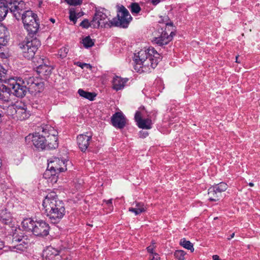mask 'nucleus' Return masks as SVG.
Here are the masks:
<instances>
[{"instance_id":"obj_1","label":"nucleus","mask_w":260,"mask_h":260,"mask_svg":"<svg viewBox=\"0 0 260 260\" xmlns=\"http://www.w3.org/2000/svg\"><path fill=\"white\" fill-rule=\"evenodd\" d=\"M4 89L8 93L10 92L18 98H22L27 90L35 95L42 92L44 89V83L40 78L27 77L24 79L10 80L7 86H3V90Z\"/></svg>"},{"instance_id":"obj_2","label":"nucleus","mask_w":260,"mask_h":260,"mask_svg":"<svg viewBox=\"0 0 260 260\" xmlns=\"http://www.w3.org/2000/svg\"><path fill=\"white\" fill-rule=\"evenodd\" d=\"M160 60V55L153 47L141 49L134 53V69L138 73H149Z\"/></svg>"},{"instance_id":"obj_3","label":"nucleus","mask_w":260,"mask_h":260,"mask_svg":"<svg viewBox=\"0 0 260 260\" xmlns=\"http://www.w3.org/2000/svg\"><path fill=\"white\" fill-rule=\"evenodd\" d=\"M42 205L45 214L52 223H59L65 215L64 203L58 199L57 196L54 192H50L46 196Z\"/></svg>"},{"instance_id":"obj_4","label":"nucleus","mask_w":260,"mask_h":260,"mask_svg":"<svg viewBox=\"0 0 260 260\" xmlns=\"http://www.w3.org/2000/svg\"><path fill=\"white\" fill-rule=\"evenodd\" d=\"M25 9V4L22 0H0V21L6 17L9 10L19 19Z\"/></svg>"},{"instance_id":"obj_5","label":"nucleus","mask_w":260,"mask_h":260,"mask_svg":"<svg viewBox=\"0 0 260 260\" xmlns=\"http://www.w3.org/2000/svg\"><path fill=\"white\" fill-rule=\"evenodd\" d=\"M21 225L25 231L30 232L36 236L44 237L49 234V225L43 220L34 221L30 218H27L23 219Z\"/></svg>"},{"instance_id":"obj_6","label":"nucleus","mask_w":260,"mask_h":260,"mask_svg":"<svg viewBox=\"0 0 260 260\" xmlns=\"http://www.w3.org/2000/svg\"><path fill=\"white\" fill-rule=\"evenodd\" d=\"M26 41L20 44V48L22 49V55L27 59H33L34 63H43V58L35 57V55L39 47L41 46V42L36 37H29Z\"/></svg>"},{"instance_id":"obj_7","label":"nucleus","mask_w":260,"mask_h":260,"mask_svg":"<svg viewBox=\"0 0 260 260\" xmlns=\"http://www.w3.org/2000/svg\"><path fill=\"white\" fill-rule=\"evenodd\" d=\"M24 28L28 32L29 37H34L40 28L39 19L36 14L32 11H25L21 17Z\"/></svg>"},{"instance_id":"obj_8","label":"nucleus","mask_w":260,"mask_h":260,"mask_svg":"<svg viewBox=\"0 0 260 260\" xmlns=\"http://www.w3.org/2000/svg\"><path fill=\"white\" fill-rule=\"evenodd\" d=\"M117 16L110 20V27L126 28L132 20L128 11L123 6H117Z\"/></svg>"},{"instance_id":"obj_9","label":"nucleus","mask_w":260,"mask_h":260,"mask_svg":"<svg viewBox=\"0 0 260 260\" xmlns=\"http://www.w3.org/2000/svg\"><path fill=\"white\" fill-rule=\"evenodd\" d=\"M12 243L14 245L11 247L12 250L17 252H21L25 251L30 245V241L27 235H14L13 236Z\"/></svg>"},{"instance_id":"obj_10","label":"nucleus","mask_w":260,"mask_h":260,"mask_svg":"<svg viewBox=\"0 0 260 260\" xmlns=\"http://www.w3.org/2000/svg\"><path fill=\"white\" fill-rule=\"evenodd\" d=\"M66 161L65 160L55 158L52 161H50L48 164L47 169L45 173V175L55 176L59 173L64 172L67 170Z\"/></svg>"},{"instance_id":"obj_11","label":"nucleus","mask_w":260,"mask_h":260,"mask_svg":"<svg viewBox=\"0 0 260 260\" xmlns=\"http://www.w3.org/2000/svg\"><path fill=\"white\" fill-rule=\"evenodd\" d=\"M31 140L33 145L38 151H43L46 149H52L53 148L49 147V143L50 142L48 139H46L45 136H43L39 134V133H35V134H29L26 137L25 140Z\"/></svg>"},{"instance_id":"obj_12","label":"nucleus","mask_w":260,"mask_h":260,"mask_svg":"<svg viewBox=\"0 0 260 260\" xmlns=\"http://www.w3.org/2000/svg\"><path fill=\"white\" fill-rule=\"evenodd\" d=\"M39 131H41L43 136L47 137L50 141L49 145L50 148H56L58 147L57 132L53 127L48 124L43 125L39 127Z\"/></svg>"},{"instance_id":"obj_13","label":"nucleus","mask_w":260,"mask_h":260,"mask_svg":"<svg viewBox=\"0 0 260 260\" xmlns=\"http://www.w3.org/2000/svg\"><path fill=\"white\" fill-rule=\"evenodd\" d=\"M228 187L227 184L224 182L215 184L211 186L208 190L209 200L212 202L219 201L221 196V192L225 191Z\"/></svg>"},{"instance_id":"obj_14","label":"nucleus","mask_w":260,"mask_h":260,"mask_svg":"<svg viewBox=\"0 0 260 260\" xmlns=\"http://www.w3.org/2000/svg\"><path fill=\"white\" fill-rule=\"evenodd\" d=\"M107 15L100 10H96L92 20L93 28H99L100 26L105 28H111L110 20L107 21Z\"/></svg>"},{"instance_id":"obj_15","label":"nucleus","mask_w":260,"mask_h":260,"mask_svg":"<svg viewBox=\"0 0 260 260\" xmlns=\"http://www.w3.org/2000/svg\"><path fill=\"white\" fill-rule=\"evenodd\" d=\"M92 135L90 133L80 134L77 137V142L80 150L85 152L89 146L91 142Z\"/></svg>"},{"instance_id":"obj_16","label":"nucleus","mask_w":260,"mask_h":260,"mask_svg":"<svg viewBox=\"0 0 260 260\" xmlns=\"http://www.w3.org/2000/svg\"><path fill=\"white\" fill-rule=\"evenodd\" d=\"M175 35V33L172 30L169 35L166 30H163L162 28H161L160 35L158 37H155L153 39V42L159 46H163L171 42Z\"/></svg>"},{"instance_id":"obj_17","label":"nucleus","mask_w":260,"mask_h":260,"mask_svg":"<svg viewBox=\"0 0 260 260\" xmlns=\"http://www.w3.org/2000/svg\"><path fill=\"white\" fill-rule=\"evenodd\" d=\"M112 125L119 129L124 127L126 123V119L122 112H117L115 113L111 118Z\"/></svg>"},{"instance_id":"obj_18","label":"nucleus","mask_w":260,"mask_h":260,"mask_svg":"<svg viewBox=\"0 0 260 260\" xmlns=\"http://www.w3.org/2000/svg\"><path fill=\"white\" fill-rule=\"evenodd\" d=\"M9 39V32L7 28L0 22V54L1 56L5 55L4 53L1 52V48L7 45Z\"/></svg>"},{"instance_id":"obj_19","label":"nucleus","mask_w":260,"mask_h":260,"mask_svg":"<svg viewBox=\"0 0 260 260\" xmlns=\"http://www.w3.org/2000/svg\"><path fill=\"white\" fill-rule=\"evenodd\" d=\"M13 221L11 213L6 208L0 210V223L11 226Z\"/></svg>"},{"instance_id":"obj_20","label":"nucleus","mask_w":260,"mask_h":260,"mask_svg":"<svg viewBox=\"0 0 260 260\" xmlns=\"http://www.w3.org/2000/svg\"><path fill=\"white\" fill-rule=\"evenodd\" d=\"M37 63L38 64V66L37 68V72L41 77H43L46 78L51 74L52 68L50 66L44 63V58L43 63Z\"/></svg>"},{"instance_id":"obj_21","label":"nucleus","mask_w":260,"mask_h":260,"mask_svg":"<svg viewBox=\"0 0 260 260\" xmlns=\"http://www.w3.org/2000/svg\"><path fill=\"white\" fill-rule=\"evenodd\" d=\"M23 106L16 105L15 113L16 116L20 120H24L29 117L30 113L27 110L26 106L23 105Z\"/></svg>"},{"instance_id":"obj_22","label":"nucleus","mask_w":260,"mask_h":260,"mask_svg":"<svg viewBox=\"0 0 260 260\" xmlns=\"http://www.w3.org/2000/svg\"><path fill=\"white\" fill-rule=\"evenodd\" d=\"M69 19L73 22L74 24H76L77 19L84 15V13L74 8H71L69 10Z\"/></svg>"},{"instance_id":"obj_23","label":"nucleus","mask_w":260,"mask_h":260,"mask_svg":"<svg viewBox=\"0 0 260 260\" xmlns=\"http://www.w3.org/2000/svg\"><path fill=\"white\" fill-rule=\"evenodd\" d=\"M156 116V113L154 112L152 115H149V117L147 118H144L142 119L141 122L142 125L138 124V126L142 129H149L152 128V119L154 120Z\"/></svg>"},{"instance_id":"obj_24","label":"nucleus","mask_w":260,"mask_h":260,"mask_svg":"<svg viewBox=\"0 0 260 260\" xmlns=\"http://www.w3.org/2000/svg\"><path fill=\"white\" fill-rule=\"evenodd\" d=\"M127 80V79H123L120 77L115 76L112 81L113 88L116 91L121 90L124 87Z\"/></svg>"},{"instance_id":"obj_25","label":"nucleus","mask_w":260,"mask_h":260,"mask_svg":"<svg viewBox=\"0 0 260 260\" xmlns=\"http://www.w3.org/2000/svg\"><path fill=\"white\" fill-rule=\"evenodd\" d=\"M59 251L56 249L53 248L51 246L47 247L46 249L44 251L43 255L48 260H52V259L58 254Z\"/></svg>"},{"instance_id":"obj_26","label":"nucleus","mask_w":260,"mask_h":260,"mask_svg":"<svg viewBox=\"0 0 260 260\" xmlns=\"http://www.w3.org/2000/svg\"><path fill=\"white\" fill-rule=\"evenodd\" d=\"M78 93L80 96L83 97L86 99H87L90 101H94L95 98L96 96V94L95 93L88 92L82 89H79L78 90Z\"/></svg>"},{"instance_id":"obj_27","label":"nucleus","mask_w":260,"mask_h":260,"mask_svg":"<svg viewBox=\"0 0 260 260\" xmlns=\"http://www.w3.org/2000/svg\"><path fill=\"white\" fill-rule=\"evenodd\" d=\"M180 244L184 248L190 250L191 252L194 251L193 244L189 241L186 240L185 238L182 239L180 240Z\"/></svg>"},{"instance_id":"obj_28","label":"nucleus","mask_w":260,"mask_h":260,"mask_svg":"<svg viewBox=\"0 0 260 260\" xmlns=\"http://www.w3.org/2000/svg\"><path fill=\"white\" fill-rule=\"evenodd\" d=\"M83 46L86 48L92 47L94 45V42L90 38V36H86L82 40Z\"/></svg>"},{"instance_id":"obj_29","label":"nucleus","mask_w":260,"mask_h":260,"mask_svg":"<svg viewBox=\"0 0 260 260\" xmlns=\"http://www.w3.org/2000/svg\"><path fill=\"white\" fill-rule=\"evenodd\" d=\"M160 19L159 20V23H165L166 26H171L173 27V23L171 21L169 17L167 15L161 16L160 17Z\"/></svg>"},{"instance_id":"obj_30","label":"nucleus","mask_w":260,"mask_h":260,"mask_svg":"<svg viewBox=\"0 0 260 260\" xmlns=\"http://www.w3.org/2000/svg\"><path fill=\"white\" fill-rule=\"evenodd\" d=\"M185 254L186 253L184 251L182 250H177L174 252V256L179 260H184Z\"/></svg>"},{"instance_id":"obj_31","label":"nucleus","mask_w":260,"mask_h":260,"mask_svg":"<svg viewBox=\"0 0 260 260\" xmlns=\"http://www.w3.org/2000/svg\"><path fill=\"white\" fill-rule=\"evenodd\" d=\"M63 1L70 6H75L81 5L83 3L82 0H63ZM61 2H62L63 0H61Z\"/></svg>"},{"instance_id":"obj_32","label":"nucleus","mask_w":260,"mask_h":260,"mask_svg":"<svg viewBox=\"0 0 260 260\" xmlns=\"http://www.w3.org/2000/svg\"><path fill=\"white\" fill-rule=\"evenodd\" d=\"M131 12L132 13L138 14L141 11V8L139 5L136 3H133L131 4Z\"/></svg>"},{"instance_id":"obj_33","label":"nucleus","mask_w":260,"mask_h":260,"mask_svg":"<svg viewBox=\"0 0 260 260\" xmlns=\"http://www.w3.org/2000/svg\"><path fill=\"white\" fill-rule=\"evenodd\" d=\"M68 51L69 50L66 47H62L59 50L58 54L60 58L63 59L67 56Z\"/></svg>"},{"instance_id":"obj_34","label":"nucleus","mask_w":260,"mask_h":260,"mask_svg":"<svg viewBox=\"0 0 260 260\" xmlns=\"http://www.w3.org/2000/svg\"><path fill=\"white\" fill-rule=\"evenodd\" d=\"M80 26L84 28H88L89 26L92 27V20L89 22L87 19H84L80 24Z\"/></svg>"},{"instance_id":"obj_35","label":"nucleus","mask_w":260,"mask_h":260,"mask_svg":"<svg viewBox=\"0 0 260 260\" xmlns=\"http://www.w3.org/2000/svg\"><path fill=\"white\" fill-rule=\"evenodd\" d=\"M143 118H142V114L139 111H137L135 114V121L137 122V125L139 124L142 125V121Z\"/></svg>"},{"instance_id":"obj_36","label":"nucleus","mask_w":260,"mask_h":260,"mask_svg":"<svg viewBox=\"0 0 260 260\" xmlns=\"http://www.w3.org/2000/svg\"><path fill=\"white\" fill-rule=\"evenodd\" d=\"M135 204V207L136 208L139 209V210H143V212H145L146 210V207L145 206L144 204L142 202H135L133 203V205Z\"/></svg>"},{"instance_id":"obj_37","label":"nucleus","mask_w":260,"mask_h":260,"mask_svg":"<svg viewBox=\"0 0 260 260\" xmlns=\"http://www.w3.org/2000/svg\"><path fill=\"white\" fill-rule=\"evenodd\" d=\"M128 211L129 212L134 213L135 214V215H139L141 213L144 212L143 210H142V209L139 210V209L136 208L135 207L134 208H133V207L129 208Z\"/></svg>"},{"instance_id":"obj_38","label":"nucleus","mask_w":260,"mask_h":260,"mask_svg":"<svg viewBox=\"0 0 260 260\" xmlns=\"http://www.w3.org/2000/svg\"><path fill=\"white\" fill-rule=\"evenodd\" d=\"M151 244H152V245H151L147 247V250L148 252H149V253L151 254V255H153V254L155 253V252H154V249L155 248V246L154 245L155 244V243L154 242V241H152Z\"/></svg>"},{"instance_id":"obj_39","label":"nucleus","mask_w":260,"mask_h":260,"mask_svg":"<svg viewBox=\"0 0 260 260\" xmlns=\"http://www.w3.org/2000/svg\"><path fill=\"white\" fill-rule=\"evenodd\" d=\"M149 260H160V257L158 253H155L153 255H150Z\"/></svg>"},{"instance_id":"obj_40","label":"nucleus","mask_w":260,"mask_h":260,"mask_svg":"<svg viewBox=\"0 0 260 260\" xmlns=\"http://www.w3.org/2000/svg\"><path fill=\"white\" fill-rule=\"evenodd\" d=\"M148 135L147 132L141 131L139 132V136L141 138H145Z\"/></svg>"},{"instance_id":"obj_41","label":"nucleus","mask_w":260,"mask_h":260,"mask_svg":"<svg viewBox=\"0 0 260 260\" xmlns=\"http://www.w3.org/2000/svg\"><path fill=\"white\" fill-rule=\"evenodd\" d=\"M75 64L78 67L81 68L82 69H83L84 67H85L86 63H82L80 61H77L75 62Z\"/></svg>"},{"instance_id":"obj_42","label":"nucleus","mask_w":260,"mask_h":260,"mask_svg":"<svg viewBox=\"0 0 260 260\" xmlns=\"http://www.w3.org/2000/svg\"><path fill=\"white\" fill-rule=\"evenodd\" d=\"M5 247V242L1 238H0V251L2 250Z\"/></svg>"},{"instance_id":"obj_43","label":"nucleus","mask_w":260,"mask_h":260,"mask_svg":"<svg viewBox=\"0 0 260 260\" xmlns=\"http://www.w3.org/2000/svg\"><path fill=\"white\" fill-rule=\"evenodd\" d=\"M104 202L108 206H111L112 205V199H109L108 200H105Z\"/></svg>"},{"instance_id":"obj_44","label":"nucleus","mask_w":260,"mask_h":260,"mask_svg":"<svg viewBox=\"0 0 260 260\" xmlns=\"http://www.w3.org/2000/svg\"><path fill=\"white\" fill-rule=\"evenodd\" d=\"M151 3L153 5H156L157 4H158L160 1L159 0H151Z\"/></svg>"},{"instance_id":"obj_45","label":"nucleus","mask_w":260,"mask_h":260,"mask_svg":"<svg viewBox=\"0 0 260 260\" xmlns=\"http://www.w3.org/2000/svg\"><path fill=\"white\" fill-rule=\"evenodd\" d=\"M212 258L213 260H220L219 256H218L217 255H213Z\"/></svg>"},{"instance_id":"obj_46","label":"nucleus","mask_w":260,"mask_h":260,"mask_svg":"<svg viewBox=\"0 0 260 260\" xmlns=\"http://www.w3.org/2000/svg\"><path fill=\"white\" fill-rule=\"evenodd\" d=\"M234 236H235V233H232L231 235H230V236L228 238V240H230L231 239H232L234 237Z\"/></svg>"},{"instance_id":"obj_47","label":"nucleus","mask_w":260,"mask_h":260,"mask_svg":"<svg viewBox=\"0 0 260 260\" xmlns=\"http://www.w3.org/2000/svg\"><path fill=\"white\" fill-rule=\"evenodd\" d=\"M85 67L89 69H91L92 68V66L89 63H86Z\"/></svg>"},{"instance_id":"obj_48","label":"nucleus","mask_w":260,"mask_h":260,"mask_svg":"<svg viewBox=\"0 0 260 260\" xmlns=\"http://www.w3.org/2000/svg\"><path fill=\"white\" fill-rule=\"evenodd\" d=\"M3 112L2 110H0V122L2 121V117L3 116Z\"/></svg>"},{"instance_id":"obj_49","label":"nucleus","mask_w":260,"mask_h":260,"mask_svg":"<svg viewBox=\"0 0 260 260\" xmlns=\"http://www.w3.org/2000/svg\"><path fill=\"white\" fill-rule=\"evenodd\" d=\"M238 57H239L238 55L236 56V62H237V63H240V61H238Z\"/></svg>"},{"instance_id":"obj_50","label":"nucleus","mask_w":260,"mask_h":260,"mask_svg":"<svg viewBox=\"0 0 260 260\" xmlns=\"http://www.w3.org/2000/svg\"><path fill=\"white\" fill-rule=\"evenodd\" d=\"M4 98V96L1 93H0V100H3Z\"/></svg>"},{"instance_id":"obj_51","label":"nucleus","mask_w":260,"mask_h":260,"mask_svg":"<svg viewBox=\"0 0 260 260\" xmlns=\"http://www.w3.org/2000/svg\"><path fill=\"white\" fill-rule=\"evenodd\" d=\"M50 20L52 22H53V23H54V22H55V19H54V18H51L50 19Z\"/></svg>"},{"instance_id":"obj_52","label":"nucleus","mask_w":260,"mask_h":260,"mask_svg":"<svg viewBox=\"0 0 260 260\" xmlns=\"http://www.w3.org/2000/svg\"><path fill=\"white\" fill-rule=\"evenodd\" d=\"M249 185L250 186V187H252L254 186V184L252 182H250L249 183Z\"/></svg>"},{"instance_id":"obj_53","label":"nucleus","mask_w":260,"mask_h":260,"mask_svg":"<svg viewBox=\"0 0 260 260\" xmlns=\"http://www.w3.org/2000/svg\"><path fill=\"white\" fill-rule=\"evenodd\" d=\"M2 159L0 158V168H1L2 167Z\"/></svg>"},{"instance_id":"obj_54","label":"nucleus","mask_w":260,"mask_h":260,"mask_svg":"<svg viewBox=\"0 0 260 260\" xmlns=\"http://www.w3.org/2000/svg\"><path fill=\"white\" fill-rule=\"evenodd\" d=\"M33 107H35V106H33ZM36 108H37V106L35 107Z\"/></svg>"}]
</instances>
